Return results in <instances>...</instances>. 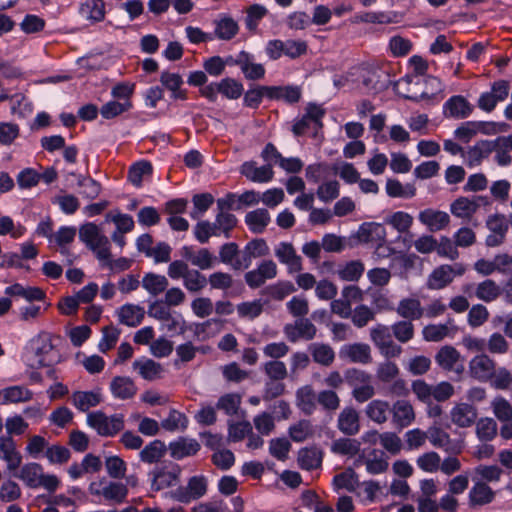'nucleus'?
<instances>
[{
    "label": "nucleus",
    "mask_w": 512,
    "mask_h": 512,
    "mask_svg": "<svg viewBox=\"0 0 512 512\" xmlns=\"http://www.w3.org/2000/svg\"><path fill=\"white\" fill-rule=\"evenodd\" d=\"M385 234L384 227L378 223H364L359 229V239L366 243L376 239L384 241Z\"/></svg>",
    "instance_id": "0e129e2a"
},
{
    "label": "nucleus",
    "mask_w": 512,
    "mask_h": 512,
    "mask_svg": "<svg viewBox=\"0 0 512 512\" xmlns=\"http://www.w3.org/2000/svg\"><path fill=\"white\" fill-rule=\"evenodd\" d=\"M153 478L151 481L152 490L159 491L170 486H173L178 481L179 469L174 471H167L162 468H157L153 472Z\"/></svg>",
    "instance_id": "a18cd8bd"
},
{
    "label": "nucleus",
    "mask_w": 512,
    "mask_h": 512,
    "mask_svg": "<svg viewBox=\"0 0 512 512\" xmlns=\"http://www.w3.org/2000/svg\"><path fill=\"white\" fill-rule=\"evenodd\" d=\"M226 264L235 270H243L251 265L248 251H240L236 243H226Z\"/></svg>",
    "instance_id": "c9c22d12"
},
{
    "label": "nucleus",
    "mask_w": 512,
    "mask_h": 512,
    "mask_svg": "<svg viewBox=\"0 0 512 512\" xmlns=\"http://www.w3.org/2000/svg\"><path fill=\"white\" fill-rule=\"evenodd\" d=\"M160 82L163 87L167 90L171 91V98L177 100H186L187 93L185 90L181 89V85L183 84V79L178 73H170L168 71H163L160 76Z\"/></svg>",
    "instance_id": "ea45409f"
},
{
    "label": "nucleus",
    "mask_w": 512,
    "mask_h": 512,
    "mask_svg": "<svg viewBox=\"0 0 512 512\" xmlns=\"http://www.w3.org/2000/svg\"><path fill=\"white\" fill-rule=\"evenodd\" d=\"M495 491L484 481H474L468 492V505L477 508L492 503L495 499Z\"/></svg>",
    "instance_id": "a211bd4d"
},
{
    "label": "nucleus",
    "mask_w": 512,
    "mask_h": 512,
    "mask_svg": "<svg viewBox=\"0 0 512 512\" xmlns=\"http://www.w3.org/2000/svg\"><path fill=\"white\" fill-rule=\"evenodd\" d=\"M288 433L294 442L300 443L310 438L314 433V429L311 422L304 419L291 425Z\"/></svg>",
    "instance_id": "338daca9"
},
{
    "label": "nucleus",
    "mask_w": 512,
    "mask_h": 512,
    "mask_svg": "<svg viewBox=\"0 0 512 512\" xmlns=\"http://www.w3.org/2000/svg\"><path fill=\"white\" fill-rule=\"evenodd\" d=\"M322 453L316 447L301 448L298 452V464L304 470H313L321 466Z\"/></svg>",
    "instance_id": "49530a36"
},
{
    "label": "nucleus",
    "mask_w": 512,
    "mask_h": 512,
    "mask_svg": "<svg viewBox=\"0 0 512 512\" xmlns=\"http://www.w3.org/2000/svg\"><path fill=\"white\" fill-rule=\"evenodd\" d=\"M208 81V76L205 71H194L188 76L187 82L189 85L200 88L201 96L208 99L210 102L217 100L218 94H224V78L217 82H211L205 85Z\"/></svg>",
    "instance_id": "9b49d317"
},
{
    "label": "nucleus",
    "mask_w": 512,
    "mask_h": 512,
    "mask_svg": "<svg viewBox=\"0 0 512 512\" xmlns=\"http://www.w3.org/2000/svg\"><path fill=\"white\" fill-rule=\"evenodd\" d=\"M390 406L387 401L375 399L370 401L365 407L366 416L377 424H383L388 419Z\"/></svg>",
    "instance_id": "c03bdc74"
},
{
    "label": "nucleus",
    "mask_w": 512,
    "mask_h": 512,
    "mask_svg": "<svg viewBox=\"0 0 512 512\" xmlns=\"http://www.w3.org/2000/svg\"><path fill=\"white\" fill-rule=\"evenodd\" d=\"M240 173L254 183H268L274 177L271 163L258 167L255 161L244 162L240 167Z\"/></svg>",
    "instance_id": "aec40b11"
},
{
    "label": "nucleus",
    "mask_w": 512,
    "mask_h": 512,
    "mask_svg": "<svg viewBox=\"0 0 512 512\" xmlns=\"http://www.w3.org/2000/svg\"><path fill=\"white\" fill-rule=\"evenodd\" d=\"M167 447L161 440H154L140 451V459L146 463L158 462L165 454Z\"/></svg>",
    "instance_id": "4d7b16f0"
},
{
    "label": "nucleus",
    "mask_w": 512,
    "mask_h": 512,
    "mask_svg": "<svg viewBox=\"0 0 512 512\" xmlns=\"http://www.w3.org/2000/svg\"><path fill=\"white\" fill-rule=\"evenodd\" d=\"M491 155V140L477 141L473 146H470L463 158L468 167L473 168L479 166L484 159Z\"/></svg>",
    "instance_id": "c85d7f7f"
},
{
    "label": "nucleus",
    "mask_w": 512,
    "mask_h": 512,
    "mask_svg": "<svg viewBox=\"0 0 512 512\" xmlns=\"http://www.w3.org/2000/svg\"><path fill=\"white\" fill-rule=\"evenodd\" d=\"M413 222V216L404 211L393 212L385 218V223L401 234L409 232Z\"/></svg>",
    "instance_id": "603ef678"
},
{
    "label": "nucleus",
    "mask_w": 512,
    "mask_h": 512,
    "mask_svg": "<svg viewBox=\"0 0 512 512\" xmlns=\"http://www.w3.org/2000/svg\"><path fill=\"white\" fill-rule=\"evenodd\" d=\"M269 100H284L287 103H297L301 98V89L298 86H268Z\"/></svg>",
    "instance_id": "e433bc0d"
},
{
    "label": "nucleus",
    "mask_w": 512,
    "mask_h": 512,
    "mask_svg": "<svg viewBox=\"0 0 512 512\" xmlns=\"http://www.w3.org/2000/svg\"><path fill=\"white\" fill-rule=\"evenodd\" d=\"M491 407L495 417L501 422H509L512 421V405L511 403L503 397H496L492 403Z\"/></svg>",
    "instance_id": "774afa93"
},
{
    "label": "nucleus",
    "mask_w": 512,
    "mask_h": 512,
    "mask_svg": "<svg viewBox=\"0 0 512 512\" xmlns=\"http://www.w3.org/2000/svg\"><path fill=\"white\" fill-rule=\"evenodd\" d=\"M180 255L183 259L201 270H207L214 267L217 260V258L206 248L194 251L191 246H183L180 250Z\"/></svg>",
    "instance_id": "412c9836"
},
{
    "label": "nucleus",
    "mask_w": 512,
    "mask_h": 512,
    "mask_svg": "<svg viewBox=\"0 0 512 512\" xmlns=\"http://www.w3.org/2000/svg\"><path fill=\"white\" fill-rule=\"evenodd\" d=\"M453 424L460 428L472 426L477 418V409L468 403H458L450 411Z\"/></svg>",
    "instance_id": "bb28decb"
},
{
    "label": "nucleus",
    "mask_w": 512,
    "mask_h": 512,
    "mask_svg": "<svg viewBox=\"0 0 512 512\" xmlns=\"http://www.w3.org/2000/svg\"><path fill=\"white\" fill-rule=\"evenodd\" d=\"M4 403L27 402L33 398V392L23 386H11L3 389Z\"/></svg>",
    "instance_id": "e2e57ef3"
},
{
    "label": "nucleus",
    "mask_w": 512,
    "mask_h": 512,
    "mask_svg": "<svg viewBox=\"0 0 512 512\" xmlns=\"http://www.w3.org/2000/svg\"><path fill=\"white\" fill-rule=\"evenodd\" d=\"M361 77L363 86L372 94L386 90L391 83L389 73L381 68L366 69Z\"/></svg>",
    "instance_id": "ddd939ff"
},
{
    "label": "nucleus",
    "mask_w": 512,
    "mask_h": 512,
    "mask_svg": "<svg viewBox=\"0 0 512 512\" xmlns=\"http://www.w3.org/2000/svg\"><path fill=\"white\" fill-rule=\"evenodd\" d=\"M0 459L6 462L7 470L11 473L21 466L22 455L11 436L0 437Z\"/></svg>",
    "instance_id": "6ab92c4d"
},
{
    "label": "nucleus",
    "mask_w": 512,
    "mask_h": 512,
    "mask_svg": "<svg viewBox=\"0 0 512 512\" xmlns=\"http://www.w3.org/2000/svg\"><path fill=\"white\" fill-rule=\"evenodd\" d=\"M276 275V263L273 260H264L256 269L248 271L245 274V281L250 288L256 289L262 286L267 280L275 278Z\"/></svg>",
    "instance_id": "4468645a"
},
{
    "label": "nucleus",
    "mask_w": 512,
    "mask_h": 512,
    "mask_svg": "<svg viewBox=\"0 0 512 512\" xmlns=\"http://www.w3.org/2000/svg\"><path fill=\"white\" fill-rule=\"evenodd\" d=\"M226 66H238L247 80L257 81L265 77V67L255 62L253 54L240 51L236 56H226Z\"/></svg>",
    "instance_id": "0eeeda50"
},
{
    "label": "nucleus",
    "mask_w": 512,
    "mask_h": 512,
    "mask_svg": "<svg viewBox=\"0 0 512 512\" xmlns=\"http://www.w3.org/2000/svg\"><path fill=\"white\" fill-rule=\"evenodd\" d=\"M168 449L172 458L180 460L195 455L200 450V444L195 439L179 437L169 443Z\"/></svg>",
    "instance_id": "2f4dec72"
},
{
    "label": "nucleus",
    "mask_w": 512,
    "mask_h": 512,
    "mask_svg": "<svg viewBox=\"0 0 512 512\" xmlns=\"http://www.w3.org/2000/svg\"><path fill=\"white\" fill-rule=\"evenodd\" d=\"M337 428L344 435H356L360 431L358 412L353 407H345L338 416Z\"/></svg>",
    "instance_id": "c756f323"
},
{
    "label": "nucleus",
    "mask_w": 512,
    "mask_h": 512,
    "mask_svg": "<svg viewBox=\"0 0 512 512\" xmlns=\"http://www.w3.org/2000/svg\"><path fill=\"white\" fill-rule=\"evenodd\" d=\"M141 284L152 296H157L167 289L169 283L165 276L150 272L145 274Z\"/></svg>",
    "instance_id": "6e6d98bb"
},
{
    "label": "nucleus",
    "mask_w": 512,
    "mask_h": 512,
    "mask_svg": "<svg viewBox=\"0 0 512 512\" xmlns=\"http://www.w3.org/2000/svg\"><path fill=\"white\" fill-rule=\"evenodd\" d=\"M71 399L73 405L78 410L86 412L101 403L102 395L99 389L94 391H75Z\"/></svg>",
    "instance_id": "4c0bfd02"
},
{
    "label": "nucleus",
    "mask_w": 512,
    "mask_h": 512,
    "mask_svg": "<svg viewBox=\"0 0 512 512\" xmlns=\"http://www.w3.org/2000/svg\"><path fill=\"white\" fill-rule=\"evenodd\" d=\"M308 350L311 353L313 361L317 364L328 367L334 362L335 352L329 344L319 342L312 343L309 345Z\"/></svg>",
    "instance_id": "37998d69"
},
{
    "label": "nucleus",
    "mask_w": 512,
    "mask_h": 512,
    "mask_svg": "<svg viewBox=\"0 0 512 512\" xmlns=\"http://www.w3.org/2000/svg\"><path fill=\"white\" fill-rule=\"evenodd\" d=\"M397 314L407 321H414L424 316V308L420 300L413 297L403 298L399 301L396 308Z\"/></svg>",
    "instance_id": "473e14b6"
},
{
    "label": "nucleus",
    "mask_w": 512,
    "mask_h": 512,
    "mask_svg": "<svg viewBox=\"0 0 512 512\" xmlns=\"http://www.w3.org/2000/svg\"><path fill=\"white\" fill-rule=\"evenodd\" d=\"M271 221V216L267 209L258 208L250 211L245 216V223L249 230L255 234L262 233Z\"/></svg>",
    "instance_id": "58836bf2"
},
{
    "label": "nucleus",
    "mask_w": 512,
    "mask_h": 512,
    "mask_svg": "<svg viewBox=\"0 0 512 512\" xmlns=\"http://www.w3.org/2000/svg\"><path fill=\"white\" fill-rule=\"evenodd\" d=\"M275 256L280 263L287 266L289 273L299 272L302 270V259L297 255L291 243L280 242L275 247Z\"/></svg>",
    "instance_id": "5701e85b"
},
{
    "label": "nucleus",
    "mask_w": 512,
    "mask_h": 512,
    "mask_svg": "<svg viewBox=\"0 0 512 512\" xmlns=\"http://www.w3.org/2000/svg\"><path fill=\"white\" fill-rule=\"evenodd\" d=\"M496 363L486 354H479L469 362L471 376L481 382H487L495 374Z\"/></svg>",
    "instance_id": "f3484780"
},
{
    "label": "nucleus",
    "mask_w": 512,
    "mask_h": 512,
    "mask_svg": "<svg viewBox=\"0 0 512 512\" xmlns=\"http://www.w3.org/2000/svg\"><path fill=\"white\" fill-rule=\"evenodd\" d=\"M458 351L452 346L442 347L435 356L437 364L445 370H453L459 360Z\"/></svg>",
    "instance_id": "680f3d73"
},
{
    "label": "nucleus",
    "mask_w": 512,
    "mask_h": 512,
    "mask_svg": "<svg viewBox=\"0 0 512 512\" xmlns=\"http://www.w3.org/2000/svg\"><path fill=\"white\" fill-rule=\"evenodd\" d=\"M370 338L380 353L387 358L398 357L402 348L392 339L391 329L384 324H376L370 329Z\"/></svg>",
    "instance_id": "6e6552de"
},
{
    "label": "nucleus",
    "mask_w": 512,
    "mask_h": 512,
    "mask_svg": "<svg viewBox=\"0 0 512 512\" xmlns=\"http://www.w3.org/2000/svg\"><path fill=\"white\" fill-rule=\"evenodd\" d=\"M12 475L21 480L30 489L42 487L52 493L60 485L56 475L45 474L42 465L36 462H29L20 466L18 470L12 472Z\"/></svg>",
    "instance_id": "f257e3e1"
},
{
    "label": "nucleus",
    "mask_w": 512,
    "mask_h": 512,
    "mask_svg": "<svg viewBox=\"0 0 512 512\" xmlns=\"http://www.w3.org/2000/svg\"><path fill=\"white\" fill-rule=\"evenodd\" d=\"M316 395L310 385H305L296 391V405L306 415H311L316 409Z\"/></svg>",
    "instance_id": "79ce46f5"
},
{
    "label": "nucleus",
    "mask_w": 512,
    "mask_h": 512,
    "mask_svg": "<svg viewBox=\"0 0 512 512\" xmlns=\"http://www.w3.org/2000/svg\"><path fill=\"white\" fill-rule=\"evenodd\" d=\"M385 189L387 195L393 198L410 199L416 195V187L414 184L407 183L403 185L397 179H387Z\"/></svg>",
    "instance_id": "8fccbe9b"
},
{
    "label": "nucleus",
    "mask_w": 512,
    "mask_h": 512,
    "mask_svg": "<svg viewBox=\"0 0 512 512\" xmlns=\"http://www.w3.org/2000/svg\"><path fill=\"white\" fill-rule=\"evenodd\" d=\"M207 491V481L204 476H193L189 479L187 486L179 487L175 491V498L188 503L202 497Z\"/></svg>",
    "instance_id": "dca6fc26"
},
{
    "label": "nucleus",
    "mask_w": 512,
    "mask_h": 512,
    "mask_svg": "<svg viewBox=\"0 0 512 512\" xmlns=\"http://www.w3.org/2000/svg\"><path fill=\"white\" fill-rule=\"evenodd\" d=\"M283 332L290 342L295 343L300 339L312 340L317 328L308 318H298L294 323L286 324Z\"/></svg>",
    "instance_id": "f8f14e48"
},
{
    "label": "nucleus",
    "mask_w": 512,
    "mask_h": 512,
    "mask_svg": "<svg viewBox=\"0 0 512 512\" xmlns=\"http://www.w3.org/2000/svg\"><path fill=\"white\" fill-rule=\"evenodd\" d=\"M119 322L129 327L138 326L144 318V309L138 305L125 304L119 308Z\"/></svg>",
    "instance_id": "a19ab883"
},
{
    "label": "nucleus",
    "mask_w": 512,
    "mask_h": 512,
    "mask_svg": "<svg viewBox=\"0 0 512 512\" xmlns=\"http://www.w3.org/2000/svg\"><path fill=\"white\" fill-rule=\"evenodd\" d=\"M201 437L204 439L205 446L216 451L212 456L213 463L218 468L224 469V451L220 450L222 443L221 435L204 432L201 433Z\"/></svg>",
    "instance_id": "5fc2aeb1"
},
{
    "label": "nucleus",
    "mask_w": 512,
    "mask_h": 512,
    "mask_svg": "<svg viewBox=\"0 0 512 512\" xmlns=\"http://www.w3.org/2000/svg\"><path fill=\"white\" fill-rule=\"evenodd\" d=\"M364 264L360 260H351L337 268V275L342 281L355 282L363 275Z\"/></svg>",
    "instance_id": "de8ad7c7"
},
{
    "label": "nucleus",
    "mask_w": 512,
    "mask_h": 512,
    "mask_svg": "<svg viewBox=\"0 0 512 512\" xmlns=\"http://www.w3.org/2000/svg\"><path fill=\"white\" fill-rule=\"evenodd\" d=\"M153 171L152 165L149 161L142 160L134 163L128 171L129 181L136 187L142 185V180L145 175H151Z\"/></svg>",
    "instance_id": "69168bd1"
},
{
    "label": "nucleus",
    "mask_w": 512,
    "mask_h": 512,
    "mask_svg": "<svg viewBox=\"0 0 512 512\" xmlns=\"http://www.w3.org/2000/svg\"><path fill=\"white\" fill-rule=\"evenodd\" d=\"M88 490L91 495L102 497L111 505L124 503L128 495V488L126 484L108 481L106 478L91 482Z\"/></svg>",
    "instance_id": "7ed1b4c3"
},
{
    "label": "nucleus",
    "mask_w": 512,
    "mask_h": 512,
    "mask_svg": "<svg viewBox=\"0 0 512 512\" xmlns=\"http://www.w3.org/2000/svg\"><path fill=\"white\" fill-rule=\"evenodd\" d=\"M428 440L434 447L453 455L460 454L463 450L461 441L451 439L447 432L436 426L428 429Z\"/></svg>",
    "instance_id": "2eb2a0df"
},
{
    "label": "nucleus",
    "mask_w": 512,
    "mask_h": 512,
    "mask_svg": "<svg viewBox=\"0 0 512 512\" xmlns=\"http://www.w3.org/2000/svg\"><path fill=\"white\" fill-rule=\"evenodd\" d=\"M501 294V288L492 279H486L480 282L475 289V296L484 302L495 301Z\"/></svg>",
    "instance_id": "864d4df0"
},
{
    "label": "nucleus",
    "mask_w": 512,
    "mask_h": 512,
    "mask_svg": "<svg viewBox=\"0 0 512 512\" xmlns=\"http://www.w3.org/2000/svg\"><path fill=\"white\" fill-rule=\"evenodd\" d=\"M509 91L510 84L507 80L494 81L490 91L483 92L479 96L477 105L481 110L491 112L499 102H503L508 97Z\"/></svg>",
    "instance_id": "1a4fd4ad"
},
{
    "label": "nucleus",
    "mask_w": 512,
    "mask_h": 512,
    "mask_svg": "<svg viewBox=\"0 0 512 512\" xmlns=\"http://www.w3.org/2000/svg\"><path fill=\"white\" fill-rule=\"evenodd\" d=\"M80 14L91 21L99 22L105 16V4L103 0H86L80 6Z\"/></svg>",
    "instance_id": "3c124183"
},
{
    "label": "nucleus",
    "mask_w": 512,
    "mask_h": 512,
    "mask_svg": "<svg viewBox=\"0 0 512 512\" xmlns=\"http://www.w3.org/2000/svg\"><path fill=\"white\" fill-rule=\"evenodd\" d=\"M453 327V321L448 320L445 324H429L422 330L423 338L426 341L438 342L448 336L450 329Z\"/></svg>",
    "instance_id": "13d9d810"
},
{
    "label": "nucleus",
    "mask_w": 512,
    "mask_h": 512,
    "mask_svg": "<svg viewBox=\"0 0 512 512\" xmlns=\"http://www.w3.org/2000/svg\"><path fill=\"white\" fill-rule=\"evenodd\" d=\"M510 151L502 136L491 140V154L494 153V161L498 166L507 167L512 164Z\"/></svg>",
    "instance_id": "09e8293b"
},
{
    "label": "nucleus",
    "mask_w": 512,
    "mask_h": 512,
    "mask_svg": "<svg viewBox=\"0 0 512 512\" xmlns=\"http://www.w3.org/2000/svg\"><path fill=\"white\" fill-rule=\"evenodd\" d=\"M360 450V442L352 438H339L331 444V451L341 456H354Z\"/></svg>",
    "instance_id": "bf43d9fd"
},
{
    "label": "nucleus",
    "mask_w": 512,
    "mask_h": 512,
    "mask_svg": "<svg viewBox=\"0 0 512 512\" xmlns=\"http://www.w3.org/2000/svg\"><path fill=\"white\" fill-rule=\"evenodd\" d=\"M87 424L96 430L98 435L112 437L124 429V415L113 414L108 417L102 411H94L88 413Z\"/></svg>",
    "instance_id": "39448f33"
},
{
    "label": "nucleus",
    "mask_w": 512,
    "mask_h": 512,
    "mask_svg": "<svg viewBox=\"0 0 512 512\" xmlns=\"http://www.w3.org/2000/svg\"><path fill=\"white\" fill-rule=\"evenodd\" d=\"M464 272L465 269L461 264L440 265L429 274L426 286L430 290L443 289L454 280L455 276H461Z\"/></svg>",
    "instance_id": "9d476101"
},
{
    "label": "nucleus",
    "mask_w": 512,
    "mask_h": 512,
    "mask_svg": "<svg viewBox=\"0 0 512 512\" xmlns=\"http://www.w3.org/2000/svg\"><path fill=\"white\" fill-rule=\"evenodd\" d=\"M110 390L115 398L126 400L133 398L138 389L130 377L116 376L110 383Z\"/></svg>",
    "instance_id": "72a5a7b5"
},
{
    "label": "nucleus",
    "mask_w": 512,
    "mask_h": 512,
    "mask_svg": "<svg viewBox=\"0 0 512 512\" xmlns=\"http://www.w3.org/2000/svg\"><path fill=\"white\" fill-rule=\"evenodd\" d=\"M472 111V105L461 95L450 97L443 105L444 115L455 119L466 118Z\"/></svg>",
    "instance_id": "cd10ccee"
},
{
    "label": "nucleus",
    "mask_w": 512,
    "mask_h": 512,
    "mask_svg": "<svg viewBox=\"0 0 512 512\" xmlns=\"http://www.w3.org/2000/svg\"><path fill=\"white\" fill-rule=\"evenodd\" d=\"M79 238L86 246L96 253L99 260H109L111 256L109 239L100 233L98 226L94 223H86L79 230Z\"/></svg>",
    "instance_id": "20e7f679"
},
{
    "label": "nucleus",
    "mask_w": 512,
    "mask_h": 512,
    "mask_svg": "<svg viewBox=\"0 0 512 512\" xmlns=\"http://www.w3.org/2000/svg\"><path fill=\"white\" fill-rule=\"evenodd\" d=\"M132 367L144 380L147 381H155L163 377V366L149 358L135 360Z\"/></svg>",
    "instance_id": "7c9ffc66"
},
{
    "label": "nucleus",
    "mask_w": 512,
    "mask_h": 512,
    "mask_svg": "<svg viewBox=\"0 0 512 512\" xmlns=\"http://www.w3.org/2000/svg\"><path fill=\"white\" fill-rule=\"evenodd\" d=\"M358 461L362 462L365 465L366 471L372 475L384 473L389 467L386 453L375 448L363 454Z\"/></svg>",
    "instance_id": "b1692460"
},
{
    "label": "nucleus",
    "mask_w": 512,
    "mask_h": 512,
    "mask_svg": "<svg viewBox=\"0 0 512 512\" xmlns=\"http://www.w3.org/2000/svg\"><path fill=\"white\" fill-rule=\"evenodd\" d=\"M418 220L426 226L430 232H437L445 229L450 223V216L447 212L427 208L419 212Z\"/></svg>",
    "instance_id": "4be33fe9"
},
{
    "label": "nucleus",
    "mask_w": 512,
    "mask_h": 512,
    "mask_svg": "<svg viewBox=\"0 0 512 512\" xmlns=\"http://www.w3.org/2000/svg\"><path fill=\"white\" fill-rule=\"evenodd\" d=\"M392 413V422L399 428L408 427L415 419V413L412 405L407 400H397L390 408Z\"/></svg>",
    "instance_id": "a878e982"
},
{
    "label": "nucleus",
    "mask_w": 512,
    "mask_h": 512,
    "mask_svg": "<svg viewBox=\"0 0 512 512\" xmlns=\"http://www.w3.org/2000/svg\"><path fill=\"white\" fill-rule=\"evenodd\" d=\"M30 351L35 357L32 368L51 367L60 361V355L55 350L51 336L47 333L39 334L30 342Z\"/></svg>",
    "instance_id": "f03ea898"
},
{
    "label": "nucleus",
    "mask_w": 512,
    "mask_h": 512,
    "mask_svg": "<svg viewBox=\"0 0 512 512\" xmlns=\"http://www.w3.org/2000/svg\"><path fill=\"white\" fill-rule=\"evenodd\" d=\"M483 197H477L475 199H469L468 197H458L450 205L451 213L462 219H470L479 208L477 200H482Z\"/></svg>",
    "instance_id": "f704fd0d"
},
{
    "label": "nucleus",
    "mask_w": 512,
    "mask_h": 512,
    "mask_svg": "<svg viewBox=\"0 0 512 512\" xmlns=\"http://www.w3.org/2000/svg\"><path fill=\"white\" fill-rule=\"evenodd\" d=\"M71 176L77 178V184L82 188L80 194L87 199H95L101 192V185L91 177L70 173Z\"/></svg>",
    "instance_id": "052dcab7"
},
{
    "label": "nucleus",
    "mask_w": 512,
    "mask_h": 512,
    "mask_svg": "<svg viewBox=\"0 0 512 512\" xmlns=\"http://www.w3.org/2000/svg\"><path fill=\"white\" fill-rule=\"evenodd\" d=\"M325 115L324 109L316 104L310 103L305 109V113L294 120L292 132L295 136H301L309 131L314 134L322 128V118Z\"/></svg>",
    "instance_id": "423d86ee"
},
{
    "label": "nucleus",
    "mask_w": 512,
    "mask_h": 512,
    "mask_svg": "<svg viewBox=\"0 0 512 512\" xmlns=\"http://www.w3.org/2000/svg\"><path fill=\"white\" fill-rule=\"evenodd\" d=\"M339 355L352 363L368 364L371 362V349L366 343L345 344L340 348Z\"/></svg>",
    "instance_id": "393cba45"
}]
</instances>
